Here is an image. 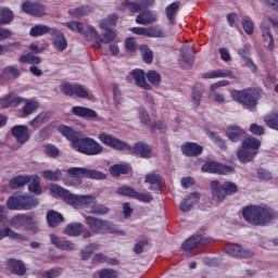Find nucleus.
<instances>
[{
  "label": "nucleus",
  "instance_id": "obj_1",
  "mask_svg": "<svg viewBox=\"0 0 278 278\" xmlns=\"http://www.w3.org/2000/svg\"><path fill=\"white\" fill-rule=\"evenodd\" d=\"M99 140L102 144L111 147V149H115L116 151H129L130 153L139 155V157H143L146 160H149L153 153V148L144 142H138L131 148V146L123 140L105 132H101L99 135Z\"/></svg>",
  "mask_w": 278,
  "mask_h": 278
},
{
  "label": "nucleus",
  "instance_id": "obj_2",
  "mask_svg": "<svg viewBox=\"0 0 278 278\" xmlns=\"http://www.w3.org/2000/svg\"><path fill=\"white\" fill-rule=\"evenodd\" d=\"M243 218L255 227H265L277 218V212L262 205H250L243 208Z\"/></svg>",
  "mask_w": 278,
  "mask_h": 278
},
{
  "label": "nucleus",
  "instance_id": "obj_3",
  "mask_svg": "<svg viewBox=\"0 0 278 278\" xmlns=\"http://www.w3.org/2000/svg\"><path fill=\"white\" fill-rule=\"evenodd\" d=\"M262 141L255 137L248 136L242 140V147L237 152V157L241 164L253 162V157L257 155Z\"/></svg>",
  "mask_w": 278,
  "mask_h": 278
},
{
  "label": "nucleus",
  "instance_id": "obj_4",
  "mask_svg": "<svg viewBox=\"0 0 278 278\" xmlns=\"http://www.w3.org/2000/svg\"><path fill=\"white\" fill-rule=\"evenodd\" d=\"M67 173L70 175L66 180L67 186H80L83 177H88L89 179H105V174L84 167H72L67 169Z\"/></svg>",
  "mask_w": 278,
  "mask_h": 278
},
{
  "label": "nucleus",
  "instance_id": "obj_5",
  "mask_svg": "<svg viewBox=\"0 0 278 278\" xmlns=\"http://www.w3.org/2000/svg\"><path fill=\"white\" fill-rule=\"evenodd\" d=\"M270 25L276 29V34L278 36V16L277 15H268L263 18L260 25L261 37L263 42H266L269 51L275 50V38L273 37V29Z\"/></svg>",
  "mask_w": 278,
  "mask_h": 278
},
{
  "label": "nucleus",
  "instance_id": "obj_6",
  "mask_svg": "<svg viewBox=\"0 0 278 278\" xmlns=\"http://www.w3.org/2000/svg\"><path fill=\"white\" fill-rule=\"evenodd\" d=\"M85 218L86 224L92 233H115L116 236H125V231L118 229L116 225L108 220H102L92 216H87Z\"/></svg>",
  "mask_w": 278,
  "mask_h": 278
},
{
  "label": "nucleus",
  "instance_id": "obj_7",
  "mask_svg": "<svg viewBox=\"0 0 278 278\" xmlns=\"http://www.w3.org/2000/svg\"><path fill=\"white\" fill-rule=\"evenodd\" d=\"M38 199L28 195V194H18L10 197L7 201L8 210H15L17 212L21 211H29L34 210V207H38Z\"/></svg>",
  "mask_w": 278,
  "mask_h": 278
},
{
  "label": "nucleus",
  "instance_id": "obj_8",
  "mask_svg": "<svg viewBox=\"0 0 278 278\" xmlns=\"http://www.w3.org/2000/svg\"><path fill=\"white\" fill-rule=\"evenodd\" d=\"M211 192L216 203H223L227 194H236V192H238V186L233 182L220 184L218 180H212Z\"/></svg>",
  "mask_w": 278,
  "mask_h": 278
},
{
  "label": "nucleus",
  "instance_id": "obj_9",
  "mask_svg": "<svg viewBox=\"0 0 278 278\" xmlns=\"http://www.w3.org/2000/svg\"><path fill=\"white\" fill-rule=\"evenodd\" d=\"M73 149L85 155H99V153H103V146L101 143L92 138H84L81 135Z\"/></svg>",
  "mask_w": 278,
  "mask_h": 278
},
{
  "label": "nucleus",
  "instance_id": "obj_10",
  "mask_svg": "<svg viewBox=\"0 0 278 278\" xmlns=\"http://www.w3.org/2000/svg\"><path fill=\"white\" fill-rule=\"evenodd\" d=\"M230 96L237 103H243L249 108H253L257 103V99L262 96L261 89H245V90H232Z\"/></svg>",
  "mask_w": 278,
  "mask_h": 278
},
{
  "label": "nucleus",
  "instance_id": "obj_11",
  "mask_svg": "<svg viewBox=\"0 0 278 278\" xmlns=\"http://www.w3.org/2000/svg\"><path fill=\"white\" fill-rule=\"evenodd\" d=\"M63 25L74 34H81L88 41L97 40V38H99V31L86 23L79 21H71L64 23Z\"/></svg>",
  "mask_w": 278,
  "mask_h": 278
},
{
  "label": "nucleus",
  "instance_id": "obj_12",
  "mask_svg": "<svg viewBox=\"0 0 278 278\" xmlns=\"http://www.w3.org/2000/svg\"><path fill=\"white\" fill-rule=\"evenodd\" d=\"M60 90L66 97H78L79 99H88V89L84 85L62 83Z\"/></svg>",
  "mask_w": 278,
  "mask_h": 278
},
{
  "label": "nucleus",
  "instance_id": "obj_13",
  "mask_svg": "<svg viewBox=\"0 0 278 278\" xmlns=\"http://www.w3.org/2000/svg\"><path fill=\"white\" fill-rule=\"evenodd\" d=\"M9 225L14 227L15 229H21V227H26L30 231H37L38 225L34 220V217L25 215V214H17L9 220Z\"/></svg>",
  "mask_w": 278,
  "mask_h": 278
},
{
  "label": "nucleus",
  "instance_id": "obj_14",
  "mask_svg": "<svg viewBox=\"0 0 278 278\" xmlns=\"http://www.w3.org/2000/svg\"><path fill=\"white\" fill-rule=\"evenodd\" d=\"M155 0H138L137 2L131 1H124L119 7L118 10L125 12V10H129V12H142V10H147L154 5Z\"/></svg>",
  "mask_w": 278,
  "mask_h": 278
},
{
  "label": "nucleus",
  "instance_id": "obj_15",
  "mask_svg": "<svg viewBox=\"0 0 278 278\" xmlns=\"http://www.w3.org/2000/svg\"><path fill=\"white\" fill-rule=\"evenodd\" d=\"M224 252L227 255H231L232 257H242L243 260H249L253 257V255H255L252 250L242 248V245H239L237 243H230L225 245Z\"/></svg>",
  "mask_w": 278,
  "mask_h": 278
},
{
  "label": "nucleus",
  "instance_id": "obj_16",
  "mask_svg": "<svg viewBox=\"0 0 278 278\" xmlns=\"http://www.w3.org/2000/svg\"><path fill=\"white\" fill-rule=\"evenodd\" d=\"M202 173H213L215 175H231L233 166L224 165L218 162H206L202 166Z\"/></svg>",
  "mask_w": 278,
  "mask_h": 278
},
{
  "label": "nucleus",
  "instance_id": "obj_17",
  "mask_svg": "<svg viewBox=\"0 0 278 278\" xmlns=\"http://www.w3.org/2000/svg\"><path fill=\"white\" fill-rule=\"evenodd\" d=\"M70 205L75 207V210H81V207H91V210H93V207L97 205V198L93 195L73 194Z\"/></svg>",
  "mask_w": 278,
  "mask_h": 278
},
{
  "label": "nucleus",
  "instance_id": "obj_18",
  "mask_svg": "<svg viewBox=\"0 0 278 278\" xmlns=\"http://www.w3.org/2000/svg\"><path fill=\"white\" fill-rule=\"evenodd\" d=\"M50 36L52 40V47L55 49V51H66L68 47V40L66 39V36H64V33H62L60 29L52 28Z\"/></svg>",
  "mask_w": 278,
  "mask_h": 278
},
{
  "label": "nucleus",
  "instance_id": "obj_19",
  "mask_svg": "<svg viewBox=\"0 0 278 278\" xmlns=\"http://www.w3.org/2000/svg\"><path fill=\"white\" fill-rule=\"evenodd\" d=\"M212 242V238H202L201 236H192L189 239H187L182 245L181 249L184 253H190L193 249H197L199 244H210Z\"/></svg>",
  "mask_w": 278,
  "mask_h": 278
},
{
  "label": "nucleus",
  "instance_id": "obj_20",
  "mask_svg": "<svg viewBox=\"0 0 278 278\" xmlns=\"http://www.w3.org/2000/svg\"><path fill=\"white\" fill-rule=\"evenodd\" d=\"M13 138H15L17 144H25L31 137L29 135V128L25 125H16L11 129Z\"/></svg>",
  "mask_w": 278,
  "mask_h": 278
},
{
  "label": "nucleus",
  "instance_id": "obj_21",
  "mask_svg": "<svg viewBox=\"0 0 278 278\" xmlns=\"http://www.w3.org/2000/svg\"><path fill=\"white\" fill-rule=\"evenodd\" d=\"M23 12L30 14V16H45L46 9L45 5L38 2H25L22 5Z\"/></svg>",
  "mask_w": 278,
  "mask_h": 278
},
{
  "label": "nucleus",
  "instance_id": "obj_22",
  "mask_svg": "<svg viewBox=\"0 0 278 278\" xmlns=\"http://www.w3.org/2000/svg\"><path fill=\"white\" fill-rule=\"evenodd\" d=\"M50 242L51 244H53V247L60 249L61 251H75V249H77V245L74 242L68 240H62L54 233L50 235Z\"/></svg>",
  "mask_w": 278,
  "mask_h": 278
},
{
  "label": "nucleus",
  "instance_id": "obj_23",
  "mask_svg": "<svg viewBox=\"0 0 278 278\" xmlns=\"http://www.w3.org/2000/svg\"><path fill=\"white\" fill-rule=\"evenodd\" d=\"M58 130L60 134H62V136H64L65 138H67V140H70V142L72 143V148L74 149L75 144L77 143V141L81 136V132L75 131L73 130V128L65 125L59 126Z\"/></svg>",
  "mask_w": 278,
  "mask_h": 278
},
{
  "label": "nucleus",
  "instance_id": "obj_24",
  "mask_svg": "<svg viewBox=\"0 0 278 278\" xmlns=\"http://www.w3.org/2000/svg\"><path fill=\"white\" fill-rule=\"evenodd\" d=\"M7 266L13 275H17L18 277H23V275L27 273V268L25 267V264L22 263V261H18L16 258H10L7 262Z\"/></svg>",
  "mask_w": 278,
  "mask_h": 278
},
{
  "label": "nucleus",
  "instance_id": "obj_25",
  "mask_svg": "<svg viewBox=\"0 0 278 278\" xmlns=\"http://www.w3.org/2000/svg\"><path fill=\"white\" fill-rule=\"evenodd\" d=\"M131 76L135 79L136 86L142 90H151V85L147 83V74L142 70H134Z\"/></svg>",
  "mask_w": 278,
  "mask_h": 278
},
{
  "label": "nucleus",
  "instance_id": "obj_26",
  "mask_svg": "<svg viewBox=\"0 0 278 278\" xmlns=\"http://www.w3.org/2000/svg\"><path fill=\"white\" fill-rule=\"evenodd\" d=\"M199 199L200 197H199V193L197 192L189 194L186 199H184L180 202V205H179L180 212H190V210H192L194 205L199 203Z\"/></svg>",
  "mask_w": 278,
  "mask_h": 278
},
{
  "label": "nucleus",
  "instance_id": "obj_27",
  "mask_svg": "<svg viewBox=\"0 0 278 278\" xmlns=\"http://www.w3.org/2000/svg\"><path fill=\"white\" fill-rule=\"evenodd\" d=\"M49 190L52 194L60 197L61 199H63V201H65V203L71 205V201L73 199V193H70L68 190L62 188L61 186L53 185V184L49 186Z\"/></svg>",
  "mask_w": 278,
  "mask_h": 278
},
{
  "label": "nucleus",
  "instance_id": "obj_28",
  "mask_svg": "<svg viewBox=\"0 0 278 278\" xmlns=\"http://www.w3.org/2000/svg\"><path fill=\"white\" fill-rule=\"evenodd\" d=\"M181 151L184 155L192 157L195 155H201V153H203V147L194 142H187L181 146Z\"/></svg>",
  "mask_w": 278,
  "mask_h": 278
},
{
  "label": "nucleus",
  "instance_id": "obj_29",
  "mask_svg": "<svg viewBox=\"0 0 278 278\" xmlns=\"http://www.w3.org/2000/svg\"><path fill=\"white\" fill-rule=\"evenodd\" d=\"M155 21H157V13L149 10L139 13L136 18L138 25H151L152 23H155Z\"/></svg>",
  "mask_w": 278,
  "mask_h": 278
},
{
  "label": "nucleus",
  "instance_id": "obj_30",
  "mask_svg": "<svg viewBox=\"0 0 278 278\" xmlns=\"http://www.w3.org/2000/svg\"><path fill=\"white\" fill-rule=\"evenodd\" d=\"M226 136L230 142H240V138L244 136V129L238 125H230L226 130Z\"/></svg>",
  "mask_w": 278,
  "mask_h": 278
},
{
  "label": "nucleus",
  "instance_id": "obj_31",
  "mask_svg": "<svg viewBox=\"0 0 278 278\" xmlns=\"http://www.w3.org/2000/svg\"><path fill=\"white\" fill-rule=\"evenodd\" d=\"M194 62V55H192V48L186 47L181 51L180 65L182 68H190Z\"/></svg>",
  "mask_w": 278,
  "mask_h": 278
},
{
  "label": "nucleus",
  "instance_id": "obj_32",
  "mask_svg": "<svg viewBox=\"0 0 278 278\" xmlns=\"http://www.w3.org/2000/svg\"><path fill=\"white\" fill-rule=\"evenodd\" d=\"M65 236L77 238L84 233V225L81 223H71L64 229Z\"/></svg>",
  "mask_w": 278,
  "mask_h": 278
},
{
  "label": "nucleus",
  "instance_id": "obj_33",
  "mask_svg": "<svg viewBox=\"0 0 278 278\" xmlns=\"http://www.w3.org/2000/svg\"><path fill=\"white\" fill-rule=\"evenodd\" d=\"M104 34H102V36L99 35L98 38L93 39V40H100L96 42V47H98V49H101V42H103V45H110V42H113V40H116V33L112 29H104Z\"/></svg>",
  "mask_w": 278,
  "mask_h": 278
},
{
  "label": "nucleus",
  "instance_id": "obj_34",
  "mask_svg": "<svg viewBox=\"0 0 278 278\" xmlns=\"http://www.w3.org/2000/svg\"><path fill=\"white\" fill-rule=\"evenodd\" d=\"M72 114H75V116H79L80 118H97L94 110L84 106H73Z\"/></svg>",
  "mask_w": 278,
  "mask_h": 278
},
{
  "label": "nucleus",
  "instance_id": "obj_35",
  "mask_svg": "<svg viewBox=\"0 0 278 278\" xmlns=\"http://www.w3.org/2000/svg\"><path fill=\"white\" fill-rule=\"evenodd\" d=\"M146 184L150 185V190H160L164 182L162 181V177L160 175L151 173L148 174L144 178Z\"/></svg>",
  "mask_w": 278,
  "mask_h": 278
},
{
  "label": "nucleus",
  "instance_id": "obj_36",
  "mask_svg": "<svg viewBox=\"0 0 278 278\" xmlns=\"http://www.w3.org/2000/svg\"><path fill=\"white\" fill-rule=\"evenodd\" d=\"M29 181H31L30 176L20 175V176L12 178L9 181V188H11V190H16V188H23V186H27V184H29Z\"/></svg>",
  "mask_w": 278,
  "mask_h": 278
},
{
  "label": "nucleus",
  "instance_id": "obj_37",
  "mask_svg": "<svg viewBox=\"0 0 278 278\" xmlns=\"http://www.w3.org/2000/svg\"><path fill=\"white\" fill-rule=\"evenodd\" d=\"M231 77L233 79V73L229 70H215L203 75L204 79H218V78Z\"/></svg>",
  "mask_w": 278,
  "mask_h": 278
},
{
  "label": "nucleus",
  "instance_id": "obj_38",
  "mask_svg": "<svg viewBox=\"0 0 278 278\" xmlns=\"http://www.w3.org/2000/svg\"><path fill=\"white\" fill-rule=\"evenodd\" d=\"M1 77L4 81H10V79H16V77H21V71L16 66L12 65L4 68Z\"/></svg>",
  "mask_w": 278,
  "mask_h": 278
},
{
  "label": "nucleus",
  "instance_id": "obj_39",
  "mask_svg": "<svg viewBox=\"0 0 278 278\" xmlns=\"http://www.w3.org/2000/svg\"><path fill=\"white\" fill-rule=\"evenodd\" d=\"M47 220L50 227H58V225L64 223V216L55 211H50L47 214Z\"/></svg>",
  "mask_w": 278,
  "mask_h": 278
},
{
  "label": "nucleus",
  "instance_id": "obj_40",
  "mask_svg": "<svg viewBox=\"0 0 278 278\" xmlns=\"http://www.w3.org/2000/svg\"><path fill=\"white\" fill-rule=\"evenodd\" d=\"M51 29L53 28L47 25H35L30 28V36H33V38H38L39 36H45V34L51 35Z\"/></svg>",
  "mask_w": 278,
  "mask_h": 278
},
{
  "label": "nucleus",
  "instance_id": "obj_41",
  "mask_svg": "<svg viewBox=\"0 0 278 278\" xmlns=\"http://www.w3.org/2000/svg\"><path fill=\"white\" fill-rule=\"evenodd\" d=\"M179 2H173L165 9L167 20L172 25H175V16H177V10H179Z\"/></svg>",
  "mask_w": 278,
  "mask_h": 278
},
{
  "label": "nucleus",
  "instance_id": "obj_42",
  "mask_svg": "<svg viewBox=\"0 0 278 278\" xmlns=\"http://www.w3.org/2000/svg\"><path fill=\"white\" fill-rule=\"evenodd\" d=\"M49 118H51V115L49 113H40L33 121L29 122V125L30 127H34V129H38L40 125L49 123Z\"/></svg>",
  "mask_w": 278,
  "mask_h": 278
},
{
  "label": "nucleus",
  "instance_id": "obj_43",
  "mask_svg": "<svg viewBox=\"0 0 278 278\" xmlns=\"http://www.w3.org/2000/svg\"><path fill=\"white\" fill-rule=\"evenodd\" d=\"M117 21L118 15L111 14L99 22V27L100 29H110V27H114V25H116Z\"/></svg>",
  "mask_w": 278,
  "mask_h": 278
},
{
  "label": "nucleus",
  "instance_id": "obj_44",
  "mask_svg": "<svg viewBox=\"0 0 278 278\" xmlns=\"http://www.w3.org/2000/svg\"><path fill=\"white\" fill-rule=\"evenodd\" d=\"M29 192H33L34 194H42V189L40 188V180L38 178V175H31L30 181L28 185Z\"/></svg>",
  "mask_w": 278,
  "mask_h": 278
},
{
  "label": "nucleus",
  "instance_id": "obj_45",
  "mask_svg": "<svg viewBox=\"0 0 278 278\" xmlns=\"http://www.w3.org/2000/svg\"><path fill=\"white\" fill-rule=\"evenodd\" d=\"M3 238H10L11 240H23V236L16 233L9 227L0 228V240H3Z\"/></svg>",
  "mask_w": 278,
  "mask_h": 278
},
{
  "label": "nucleus",
  "instance_id": "obj_46",
  "mask_svg": "<svg viewBox=\"0 0 278 278\" xmlns=\"http://www.w3.org/2000/svg\"><path fill=\"white\" fill-rule=\"evenodd\" d=\"M25 105L23 106V114L25 116H29L30 114H34L36 110H38V101L35 100H24Z\"/></svg>",
  "mask_w": 278,
  "mask_h": 278
},
{
  "label": "nucleus",
  "instance_id": "obj_47",
  "mask_svg": "<svg viewBox=\"0 0 278 278\" xmlns=\"http://www.w3.org/2000/svg\"><path fill=\"white\" fill-rule=\"evenodd\" d=\"M148 38H166V33L157 26H151L147 28Z\"/></svg>",
  "mask_w": 278,
  "mask_h": 278
},
{
  "label": "nucleus",
  "instance_id": "obj_48",
  "mask_svg": "<svg viewBox=\"0 0 278 278\" xmlns=\"http://www.w3.org/2000/svg\"><path fill=\"white\" fill-rule=\"evenodd\" d=\"M242 27L248 36H253V33L255 31V23H253L251 17L244 16L242 18Z\"/></svg>",
  "mask_w": 278,
  "mask_h": 278
},
{
  "label": "nucleus",
  "instance_id": "obj_49",
  "mask_svg": "<svg viewBox=\"0 0 278 278\" xmlns=\"http://www.w3.org/2000/svg\"><path fill=\"white\" fill-rule=\"evenodd\" d=\"M42 177L48 181H60L62 179V172L60 169L56 170H43L41 173Z\"/></svg>",
  "mask_w": 278,
  "mask_h": 278
},
{
  "label": "nucleus",
  "instance_id": "obj_50",
  "mask_svg": "<svg viewBox=\"0 0 278 278\" xmlns=\"http://www.w3.org/2000/svg\"><path fill=\"white\" fill-rule=\"evenodd\" d=\"M101 249V245L98 243H90L89 245H87L83 251H81V257L83 260H89L90 255H92V253L99 251Z\"/></svg>",
  "mask_w": 278,
  "mask_h": 278
},
{
  "label": "nucleus",
  "instance_id": "obj_51",
  "mask_svg": "<svg viewBox=\"0 0 278 278\" xmlns=\"http://www.w3.org/2000/svg\"><path fill=\"white\" fill-rule=\"evenodd\" d=\"M110 173L113 177H119V175H127L129 173V166L127 165H113L110 167Z\"/></svg>",
  "mask_w": 278,
  "mask_h": 278
},
{
  "label": "nucleus",
  "instance_id": "obj_52",
  "mask_svg": "<svg viewBox=\"0 0 278 278\" xmlns=\"http://www.w3.org/2000/svg\"><path fill=\"white\" fill-rule=\"evenodd\" d=\"M141 55L146 64H151L153 62V50L149 46H140Z\"/></svg>",
  "mask_w": 278,
  "mask_h": 278
},
{
  "label": "nucleus",
  "instance_id": "obj_53",
  "mask_svg": "<svg viewBox=\"0 0 278 278\" xmlns=\"http://www.w3.org/2000/svg\"><path fill=\"white\" fill-rule=\"evenodd\" d=\"M138 118L141 125H146V127H151V116L149 115V112L144 110V108H139Z\"/></svg>",
  "mask_w": 278,
  "mask_h": 278
},
{
  "label": "nucleus",
  "instance_id": "obj_54",
  "mask_svg": "<svg viewBox=\"0 0 278 278\" xmlns=\"http://www.w3.org/2000/svg\"><path fill=\"white\" fill-rule=\"evenodd\" d=\"M264 121L267 127H270V129H276L278 131V114H268L265 116Z\"/></svg>",
  "mask_w": 278,
  "mask_h": 278
},
{
  "label": "nucleus",
  "instance_id": "obj_55",
  "mask_svg": "<svg viewBox=\"0 0 278 278\" xmlns=\"http://www.w3.org/2000/svg\"><path fill=\"white\" fill-rule=\"evenodd\" d=\"M146 77L152 86H160V81H162V76L155 71L148 72Z\"/></svg>",
  "mask_w": 278,
  "mask_h": 278
},
{
  "label": "nucleus",
  "instance_id": "obj_56",
  "mask_svg": "<svg viewBox=\"0 0 278 278\" xmlns=\"http://www.w3.org/2000/svg\"><path fill=\"white\" fill-rule=\"evenodd\" d=\"M117 194H122V197H129L130 199H134L136 197V191L134 188L128 186H122L116 189Z\"/></svg>",
  "mask_w": 278,
  "mask_h": 278
},
{
  "label": "nucleus",
  "instance_id": "obj_57",
  "mask_svg": "<svg viewBox=\"0 0 278 278\" xmlns=\"http://www.w3.org/2000/svg\"><path fill=\"white\" fill-rule=\"evenodd\" d=\"M208 99H211V101H214V103H219V105H225V103H227L225 94L216 91H211Z\"/></svg>",
  "mask_w": 278,
  "mask_h": 278
},
{
  "label": "nucleus",
  "instance_id": "obj_58",
  "mask_svg": "<svg viewBox=\"0 0 278 278\" xmlns=\"http://www.w3.org/2000/svg\"><path fill=\"white\" fill-rule=\"evenodd\" d=\"M43 151L48 157H58L60 155V149L51 143L46 144Z\"/></svg>",
  "mask_w": 278,
  "mask_h": 278
},
{
  "label": "nucleus",
  "instance_id": "obj_59",
  "mask_svg": "<svg viewBox=\"0 0 278 278\" xmlns=\"http://www.w3.org/2000/svg\"><path fill=\"white\" fill-rule=\"evenodd\" d=\"M20 62L28 63V64H40L41 60L39 56H36L31 53L24 54L20 58Z\"/></svg>",
  "mask_w": 278,
  "mask_h": 278
},
{
  "label": "nucleus",
  "instance_id": "obj_60",
  "mask_svg": "<svg viewBox=\"0 0 278 278\" xmlns=\"http://www.w3.org/2000/svg\"><path fill=\"white\" fill-rule=\"evenodd\" d=\"M14 18V13L10 11L9 9H2L1 10V23L2 25H8Z\"/></svg>",
  "mask_w": 278,
  "mask_h": 278
},
{
  "label": "nucleus",
  "instance_id": "obj_61",
  "mask_svg": "<svg viewBox=\"0 0 278 278\" xmlns=\"http://www.w3.org/2000/svg\"><path fill=\"white\" fill-rule=\"evenodd\" d=\"M201 99H203V92L193 90L191 93V103L194 108H199V105H201Z\"/></svg>",
  "mask_w": 278,
  "mask_h": 278
},
{
  "label": "nucleus",
  "instance_id": "obj_62",
  "mask_svg": "<svg viewBox=\"0 0 278 278\" xmlns=\"http://www.w3.org/2000/svg\"><path fill=\"white\" fill-rule=\"evenodd\" d=\"M125 49L129 53H134L138 49V46L136 45V39L129 37L125 40Z\"/></svg>",
  "mask_w": 278,
  "mask_h": 278
},
{
  "label": "nucleus",
  "instance_id": "obj_63",
  "mask_svg": "<svg viewBox=\"0 0 278 278\" xmlns=\"http://www.w3.org/2000/svg\"><path fill=\"white\" fill-rule=\"evenodd\" d=\"M88 14H92V8L88 5L75 9V16H88Z\"/></svg>",
  "mask_w": 278,
  "mask_h": 278
},
{
  "label": "nucleus",
  "instance_id": "obj_64",
  "mask_svg": "<svg viewBox=\"0 0 278 278\" xmlns=\"http://www.w3.org/2000/svg\"><path fill=\"white\" fill-rule=\"evenodd\" d=\"M100 278H116V271L112 269H104L99 273Z\"/></svg>",
  "mask_w": 278,
  "mask_h": 278
}]
</instances>
